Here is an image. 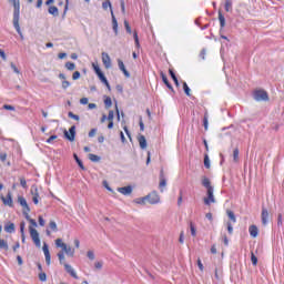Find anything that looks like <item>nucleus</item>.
I'll list each match as a JSON object with an SVG mask.
<instances>
[{
    "label": "nucleus",
    "instance_id": "obj_1",
    "mask_svg": "<svg viewBox=\"0 0 284 284\" xmlns=\"http://www.w3.org/2000/svg\"><path fill=\"white\" fill-rule=\"evenodd\" d=\"M55 246L61 247L62 252L67 254V256H70L71 258L74 256V248L65 243H63V240L58 239L55 240Z\"/></svg>",
    "mask_w": 284,
    "mask_h": 284
},
{
    "label": "nucleus",
    "instance_id": "obj_2",
    "mask_svg": "<svg viewBox=\"0 0 284 284\" xmlns=\"http://www.w3.org/2000/svg\"><path fill=\"white\" fill-rule=\"evenodd\" d=\"M92 68H93L94 72H95V74L98 75V79H100V81L102 83H104V85L108 88V90H111L110 82H108V78H105V75L101 71V68L99 67V64L93 62L92 63Z\"/></svg>",
    "mask_w": 284,
    "mask_h": 284
},
{
    "label": "nucleus",
    "instance_id": "obj_3",
    "mask_svg": "<svg viewBox=\"0 0 284 284\" xmlns=\"http://www.w3.org/2000/svg\"><path fill=\"white\" fill-rule=\"evenodd\" d=\"M10 3H13V21L16 23V28H18V21L20 17V2L19 0H8Z\"/></svg>",
    "mask_w": 284,
    "mask_h": 284
},
{
    "label": "nucleus",
    "instance_id": "obj_4",
    "mask_svg": "<svg viewBox=\"0 0 284 284\" xmlns=\"http://www.w3.org/2000/svg\"><path fill=\"white\" fill-rule=\"evenodd\" d=\"M145 197L146 203H149L150 205H156L158 203H161V196L155 191L149 193L148 195H145Z\"/></svg>",
    "mask_w": 284,
    "mask_h": 284
},
{
    "label": "nucleus",
    "instance_id": "obj_5",
    "mask_svg": "<svg viewBox=\"0 0 284 284\" xmlns=\"http://www.w3.org/2000/svg\"><path fill=\"white\" fill-rule=\"evenodd\" d=\"M29 233L36 247H41V239L39 237V231H37V229L32 226H29Z\"/></svg>",
    "mask_w": 284,
    "mask_h": 284
},
{
    "label": "nucleus",
    "instance_id": "obj_6",
    "mask_svg": "<svg viewBox=\"0 0 284 284\" xmlns=\"http://www.w3.org/2000/svg\"><path fill=\"white\" fill-rule=\"evenodd\" d=\"M212 203H216V197H214V189H207L206 197H204V204L212 205Z\"/></svg>",
    "mask_w": 284,
    "mask_h": 284
},
{
    "label": "nucleus",
    "instance_id": "obj_7",
    "mask_svg": "<svg viewBox=\"0 0 284 284\" xmlns=\"http://www.w3.org/2000/svg\"><path fill=\"white\" fill-rule=\"evenodd\" d=\"M30 194L32 196L34 205H39V200L41 199V196L39 195V187L36 184L31 186Z\"/></svg>",
    "mask_w": 284,
    "mask_h": 284
},
{
    "label": "nucleus",
    "instance_id": "obj_8",
    "mask_svg": "<svg viewBox=\"0 0 284 284\" xmlns=\"http://www.w3.org/2000/svg\"><path fill=\"white\" fill-rule=\"evenodd\" d=\"M272 220V215H270V211H267L266 207H262V213H261V221L262 225H267L270 221Z\"/></svg>",
    "mask_w": 284,
    "mask_h": 284
},
{
    "label": "nucleus",
    "instance_id": "obj_9",
    "mask_svg": "<svg viewBox=\"0 0 284 284\" xmlns=\"http://www.w3.org/2000/svg\"><path fill=\"white\" fill-rule=\"evenodd\" d=\"M18 203L21 205L23 214H28V212H30V206L28 205L26 197L18 196Z\"/></svg>",
    "mask_w": 284,
    "mask_h": 284
},
{
    "label": "nucleus",
    "instance_id": "obj_10",
    "mask_svg": "<svg viewBox=\"0 0 284 284\" xmlns=\"http://www.w3.org/2000/svg\"><path fill=\"white\" fill-rule=\"evenodd\" d=\"M255 101H267L270 98L267 97V92L263 90L255 91L254 93Z\"/></svg>",
    "mask_w": 284,
    "mask_h": 284
},
{
    "label": "nucleus",
    "instance_id": "obj_11",
    "mask_svg": "<svg viewBox=\"0 0 284 284\" xmlns=\"http://www.w3.org/2000/svg\"><path fill=\"white\" fill-rule=\"evenodd\" d=\"M63 267L65 272L70 274V276H72V278L79 280V275L77 274V271L74 270V267H72V265L63 263Z\"/></svg>",
    "mask_w": 284,
    "mask_h": 284
},
{
    "label": "nucleus",
    "instance_id": "obj_12",
    "mask_svg": "<svg viewBox=\"0 0 284 284\" xmlns=\"http://www.w3.org/2000/svg\"><path fill=\"white\" fill-rule=\"evenodd\" d=\"M102 63L106 70H110L112 68V59H110V54L106 52H102Z\"/></svg>",
    "mask_w": 284,
    "mask_h": 284
},
{
    "label": "nucleus",
    "instance_id": "obj_13",
    "mask_svg": "<svg viewBox=\"0 0 284 284\" xmlns=\"http://www.w3.org/2000/svg\"><path fill=\"white\" fill-rule=\"evenodd\" d=\"M74 134H77V128L71 126L69 132L64 131V136L68 139V141H74Z\"/></svg>",
    "mask_w": 284,
    "mask_h": 284
},
{
    "label": "nucleus",
    "instance_id": "obj_14",
    "mask_svg": "<svg viewBox=\"0 0 284 284\" xmlns=\"http://www.w3.org/2000/svg\"><path fill=\"white\" fill-rule=\"evenodd\" d=\"M42 250H43L45 263H47V265H50V263H51V257H50V250L48 248V244H44L43 247H42Z\"/></svg>",
    "mask_w": 284,
    "mask_h": 284
},
{
    "label": "nucleus",
    "instance_id": "obj_15",
    "mask_svg": "<svg viewBox=\"0 0 284 284\" xmlns=\"http://www.w3.org/2000/svg\"><path fill=\"white\" fill-rule=\"evenodd\" d=\"M118 192H120V194H123L124 196H130V194H132V186L119 187Z\"/></svg>",
    "mask_w": 284,
    "mask_h": 284
},
{
    "label": "nucleus",
    "instance_id": "obj_16",
    "mask_svg": "<svg viewBox=\"0 0 284 284\" xmlns=\"http://www.w3.org/2000/svg\"><path fill=\"white\" fill-rule=\"evenodd\" d=\"M138 141L141 150H145L148 148V140L145 139L144 135H139Z\"/></svg>",
    "mask_w": 284,
    "mask_h": 284
},
{
    "label": "nucleus",
    "instance_id": "obj_17",
    "mask_svg": "<svg viewBox=\"0 0 284 284\" xmlns=\"http://www.w3.org/2000/svg\"><path fill=\"white\" fill-rule=\"evenodd\" d=\"M111 17H112V26L115 34H119V22L116 21V18L114 17V11L111 10Z\"/></svg>",
    "mask_w": 284,
    "mask_h": 284
},
{
    "label": "nucleus",
    "instance_id": "obj_18",
    "mask_svg": "<svg viewBox=\"0 0 284 284\" xmlns=\"http://www.w3.org/2000/svg\"><path fill=\"white\" fill-rule=\"evenodd\" d=\"M248 232L253 239H256V236H258V227H256V225H251L248 227Z\"/></svg>",
    "mask_w": 284,
    "mask_h": 284
},
{
    "label": "nucleus",
    "instance_id": "obj_19",
    "mask_svg": "<svg viewBox=\"0 0 284 284\" xmlns=\"http://www.w3.org/2000/svg\"><path fill=\"white\" fill-rule=\"evenodd\" d=\"M1 201L4 205H8L9 207H12V195H10V193L8 194L7 197L1 196Z\"/></svg>",
    "mask_w": 284,
    "mask_h": 284
},
{
    "label": "nucleus",
    "instance_id": "obj_20",
    "mask_svg": "<svg viewBox=\"0 0 284 284\" xmlns=\"http://www.w3.org/2000/svg\"><path fill=\"white\" fill-rule=\"evenodd\" d=\"M202 185L206 190L214 189V186H212V182H210V179H207L205 176L202 178Z\"/></svg>",
    "mask_w": 284,
    "mask_h": 284
},
{
    "label": "nucleus",
    "instance_id": "obj_21",
    "mask_svg": "<svg viewBox=\"0 0 284 284\" xmlns=\"http://www.w3.org/2000/svg\"><path fill=\"white\" fill-rule=\"evenodd\" d=\"M4 232H7L8 234H12L14 232V223L8 222L4 225Z\"/></svg>",
    "mask_w": 284,
    "mask_h": 284
},
{
    "label": "nucleus",
    "instance_id": "obj_22",
    "mask_svg": "<svg viewBox=\"0 0 284 284\" xmlns=\"http://www.w3.org/2000/svg\"><path fill=\"white\" fill-rule=\"evenodd\" d=\"M133 203H136V205H148V199L145 196L138 197L133 201Z\"/></svg>",
    "mask_w": 284,
    "mask_h": 284
},
{
    "label": "nucleus",
    "instance_id": "obj_23",
    "mask_svg": "<svg viewBox=\"0 0 284 284\" xmlns=\"http://www.w3.org/2000/svg\"><path fill=\"white\" fill-rule=\"evenodd\" d=\"M49 14H52L53 17H57L59 16V8L52 6V7H49Z\"/></svg>",
    "mask_w": 284,
    "mask_h": 284
},
{
    "label": "nucleus",
    "instance_id": "obj_24",
    "mask_svg": "<svg viewBox=\"0 0 284 284\" xmlns=\"http://www.w3.org/2000/svg\"><path fill=\"white\" fill-rule=\"evenodd\" d=\"M0 250H4L6 252H8V250H10V246H8V241L0 240Z\"/></svg>",
    "mask_w": 284,
    "mask_h": 284
},
{
    "label": "nucleus",
    "instance_id": "obj_25",
    "mask_svg": "<svg viewBox=\"0 0 284 284\" xmlns=\"http://www.w3.org/2000/svg\"><path fill=\"white\" fill-rule=\"evenodd\" d=\"M73 159L77 161V163H78L79 168H81V170H85L83 162L81 161V159H79V155H77V153L73 154Z\"/></svg>",
    "mask_w": 284,
    "mask_h": 284
},
{
    "label": "nucleus",
    "instance_id": "obj_26",
    "mask_svg": "<svg viewBox=\"0 0 284 284\" xmlns=\"http://www.w3.org/2000/svg\"><path fill=\"white\" fill-rule=\"evenodd\" d=\"M58 258L61 265H63V263H65V253L63 251L58 253Z\"/></svg>",
    "mask_w": 284,
    "mask_h": 284
},
{
    "label": "nucleus",
    "instance_id": "obj_27",
    "mask_svg": "<svg viewBox=\"0 0 284 284\" xmlns=\"http://www.w3.org/2000/svg\"><path fill=\"white\" fill-rule=\"evenodd\" d=\"M89 160L92 161L93 163H99V161H101V158L99 155L90 153Z\"/></svg>",
    "mask_w": 284,
    "mask_h": 284
},
{
    "label": "nucleus",
    "instance_id": "obj_28",
    "mask_svg": "<svg viewBox=\"0 0 284 284\" xmlns=\"http://www.w3.org/2000/svg\"><path fill=\"white\" fill-rule=\"evenodd\" d=\"M219 21L221 28H225V17L223 16V13H221V11H219Z\"/></svg>",
    "mask_w": 284,
    "mask_h": 284
},
{
    "label": "nucleus",
    "instance_id": "obj_29",
    "mask_svg": "<svg viewBox=\"0 0 284 284\" xmlns=\"http://www.w3.org/2000/svg\"><path fill=\"white\" fill-rule=\"evenodd\" d=\"M224 8L226 12H232V0H225Z\"/></svg>",
    "mask_w": 284,
    "mask_h": 284
},
{
    "label": "nucleus",
    "instance_id": "obj_30",
    "mask_svg": "<svg viewBox=\"0 0 284 284\" xmlns=\"http://www.w3.org/2000/svg\"><path fill=\"white\" fill-rule=\"evenodd\" d=\"M226 214H227L229 219L232 221V223H236V215H234V212L226 211Z\"/></svg>",
    "mask_w": 284,
    "mask_h": 284
},
{
    "label": "nucleus",
    "instance_id": "obj_31",
    "mask_svg": "<svg viewBox=\"0 0 284 284\" xmlns=\"http://www.w3.org/2000/svg\"><path fill=\"white\" fill-rule=\"evenodd\" d=\"M13 27L17 30L18 34L20 36V39H23V32H21V27L19 26V20H18V27L14 23V20H13Z\"/></svg>",
    "mask_w": 284,
    "mask_h": 284
},
{
    "label": "nucleus",
    "instance_id": "obj_32",
    "mask_svg": "<svg viewBox=\"0 0 284 284\" xmlns=\"http://www.w3.org/2000/svg\"><path fill=\"white\" fill-rule=\"evenodd\" d=\"M65 68H67V70L72 71V70L77 69V64H74V62H67Z\"/></svg>",
    "mask_w": 284,
    "mask_h": 284
},
{
    "label": "nucleus",
    "instance_id": "obj_33",
    "mask_svg": "<svg viewBox=\"0 0 284 284\" xmlns=\"http://www.w3.org/2000/svg\"><path fill=\"white\" fill-rule=\"evenodd\" d=\"M102 8L103 10H108L110 8V10H112V3L110 2V0H106L102 3Z\"/></svg>",
    "mask_w": 284,
    "mask_h": 284
},
{
    "label": "nucleus",
    "instance_id": "obj_34",
    "mask_svg": "<svg viewBox=\"0 0 284 284\" xmlns=\"http://www.w3.org/2000/svg\"><path fill=\"white\" fill-rule=\"evenodd\" d=\"M10 68L16 74H21V71L19 70V68H17V64H14V62L10 63Z\"/></svg>",
    "mask_w": 284,
    "mask_h": 284
},
{
    "label": "nucleus",
    "instance_id": "obj_35",
    "mask_svg": "<svg viewBox=\"0 0 284 284\" xmlns=\"http://www.w3.org/2000/svg\"><path fill=\"white\" fill-rule=\"evenodd\" d=\"M161 77H162L163 83H165V85H168V88L172 90V85L170 84V81H168V77L163 73H161Z\"/></svg>",
    "mask_w": 284,
    "mask_h": 284
},
{
    "label": "nucleus",
    "instance_id": "obj_36",
    "mask_svg": "<svg viewBox=\"0 0 284 284\" xmlns=\"http://www.w3.org/2000/svg\"><path fill=\"white\" fill-rule=\"evenodd\" d=\"M133 39L135 41V47L141 48V44L139 43V33H136V31L133 32Z\"/></svg>",
    "mask_w": 284,
    "mask_h": 284
},
{
    "label": "nucleus",
    "instance_id": "obj_37",
    "mask_svg": "<svg viewBox=\"0 0 284 284\" xmlns=\"http://www.w3.org/2000/svg\"><path fill=\"white\" fill-rule=\"evenodd\" d=\"M233 161L234 163H239V149H234L233 151Z\"/></svg>",
    "mask_w": 284,
    "mask_h": 284
},
{
    "label": "nucleus",
    "instance_id": "obj_38",
    "mask_svg": "<svg viewBox=\"0 0 284 284\" xmlns=\"http://www.w3.org/2000/svg\"><path fill=\"white\" fill-rule=\"evenodd\" d=\"M204 166L210 170V155H204Z\"/></svg>",
    "mask_w": 284,
    "mask_h": 284
},
{
    "label": "nucleus",
    "instance_id": "obj_39",
    "mask_svg": "<svg viewBox=\"0 0 284 284\" xmlns=\"http://www.w3.org/2000/svg\"><path fill=\"white\" fill-rule=\"evenodd\" d=\"M49 227L53 231V232H58V227H57V222H54V221H51L50 223H49Z\"/></svg>",
    "mask_w": 284,
    "mask_h": 284
},
{
    "label": "nucleus",
    "instance_id": "obj_40",
    "mask_svg": "<svg viewBox=\"0 0 284 284\" xmlns=\"http://www.w3.org/2000/svg\"><path fill=\"white\" fill-rule=\"evenodd\" d=\"M251 262L253 265H258V258L256 255H254V253H251Z\"/></svg>",
    "mask_w": 284,
    "mask_h": 284
},
{
    "label": "nucleus",
    "instance_id": "obj_41",
    "mask_svg": "<svg viewBox=\"0 0 284 284\" xmlns=\"http://www.w3.org/2000/svg\"><path fill=\"white\" fill-rule=\"evenodd\" d=\"M183 90H184L186 97H190V95H191V93H190L191 90H190V87H187V83H186V82L183 83Z\"/></svg>",
    "mask_w": 284,
    "mask_h": 284
},
{
    "label": "nucleus",
    "instance_id": "obj_42",
    "mask_svg": "<svg viewBox=\"0 0 284 284\" xmlns=\"http://www.w3.org/2000/svg\"><path fill=\"white\" fill-rule=\"evenodd\" d=\"M124 27L129 34H132V28L130 27V22L128 20H124Z\"/></svg>",
    "mask_w": 284,
    "mask_h": 284
},
{
    "label": "nucleus",
    "instance_id": "obj_43",
    "mask_svg": "<svg viewBox=\"0 0 284 284\" xmlns=\"http://www.w3.org/2000/svg\"><path fill=\"white\" fill-rule=\"evenodd\" d=\"M104 105H105V108H112V99L111 98H105L104 99Z\"/></svg>",
    "mask_w": 284,
    "mask_h": 284
},
{
    "label": "nucleus",
    "instance_id": "obj_44",
    "mask_svg": "<svg viewBox=\"0 0 284 284\" xmlns=\"http://www.w3.org/2000/svg\"><path fill=\"white\" fill-rule=\"evenodd\" d=\"M72 79H73V81H78V79H81V72H79V71L73 72Z\"/></svg>",
    "mask_w": 284,
    "mask_h": 284
},
{
    "label": "nucleus",
    "instance_id": "obj_45",
    "mask_svg": "<svg viewBox=\"0 0 284 284\" xmlns=\"http://www.w3.org/2000/svg\"><path fill=\"white\" fill-rule=\"evenodd\" d=\"M226 225H227L229 234H233L234 233V227L232 226V222H227Z\"/></svg>",
    "mask_w": 284,
    "mask_h": 284
},
{
    "label": "nucleus",
    "instance_id": "obj_46",
    "mask_svg": "<svg viewBox=\"0 0 284 284\" xmlns=\"http://www.w3.org/2000/svg\"><path fill=\"white\" fill-rule=\"evenodd\" d=\"M168 185V182H165V179H161L160 180V189H161V192H163V187H165Z\"/></svg>",
    "mask_w": 284,
    "mask_h": 284
},
{
    "label": "nucleus",
    "instance_id": "obj_47",
    "mask_svg": "<svg viewBox=\"0 0 284 284\" xmlns=\"http://www.w3.org/2000/svg\"><path fill=\"white\" fill-rule=\"evenodd\" d=\"M68 88H70V81L63 80L62 81V89L68 90Z\"/></svg>",
    "mask_w": 284,
    "mask_h": 284
},
{
    "label": "nucleus",
    "instance_id": "obj_48",
    "mask_svg": "<svg viewBox=\"0 0 284 284\" xmlns=\"http://www.w3.org/2000/svg\"><path fill=\"white\" fill-rule=\"evenodd\" d=\"M20 185L26 190L28 187V182H26V178H20Z\"/></svg>",
    "mask_w": 284,
    "mask_h": 284
},
{
    "label": "nucleus",
    "instance_id": "obj_49",
    "mask_svg": "<svg viewBox=\"0 0 284 284\" xmlns=\"http://www.w3.org/2000/svg\"><path fill=\"white\" fill-rule=\"evenodd\" d=\"M190 230H191V234L192 236H196V227H194V224H190Z\"/></svg>",
    "mask_w": 284,
    "mask_h": 284
},
{
    "label": "nucleus",
    "instance_id": "obj_50",
    "mask_svg": "<svg viewBox=\"0 0 284 284\" xmlns=\"http://www.w3.org/2000/svg\"><path fill=\"white\" fill-rule=\"evenodd\" d=\"M87 256H88V258H90V261H94V252L93 251H88Z\"/></svg>",
    "mask_w": 284,
    "mask_h": 284
},
{
    "label": "nucleus",
    "instance_id": "obj_51",
    "mask_svg": "<svg viewBox=\"0 0 284 284\" xmlns=\"http://www.w3.org/2000/svg\"><path fill=\"white\" fill-rule=\"evenodd\" d=\"M20 233L26 234V222L20 223Z\"/></svg>",
    "mask_w": 284,
    "mask_h": 284
},
{
    "label": "nucleus",
    "instance_id": "obj_52",
    "mask_svg": "<svg viewBox=\"0 0 284 284\" xmlns=\"http://www.w3.org/2000/svg\"><path fill=\"white\" fill-rule=\"evenodd\" d=\"M118 65H119V68H120V70L122 71V70H125V64L123 63V60H118Z\"/></svg>",
    "mask_w": 284,
    "mask_h": 284
},
{
    "label": "nucleus",
    "instance_id": "obj_53",
    "mask_svg": "<svg viewBox=\"0 0 284 284\" xmlns=\"http://www.w3.org/2000/svg\"><path fill=\"white\" fill-rule=\"evenodd\" d=\"M108 121H114V111H109Z\"/></svg>",
    "mask_w": 284,
    "mask_h": 284
},
{
    "label": "nucleus",
    "instance_id": "obj_54",
    "mask_svg": "<svg viewBox=\"0 0 284 284\" xmlns=\"http://www.w3.org/2000/svg\"><path fill=\"white\" fill-rule=\"evenodd\" d=\"M3 110H10L11 112H14V106L10 104H4Z\"/></svg>",
    "mask_w": 284,
    "mask_h": 284
},
{
    "label": "nucleus",
    "instance_id": "obj_55",
    "mask_svg": "<svg viewBox=\"0 0 284 284\" xmlns=\"http://www.w3.org/2000/svg\"><path fill=\"white\" fill-rule=\"evenodd\" d=\"M103 186L105 187V190H108L109 192H114L112 190V187H110V184H108V181H103Z\"/></svg>",
    "mask_w": 284,
    "mask_h": 284
},
{
    "label": "nucleus",
    "instance_id": "obj_56",
    "mask_svg": "<svg viewBox=\"0 0 284 284\" xmlns=\"http://www.w3.org/2000/svg\"><path fill=\"white\" fill-rule=\"evenodd\" d=\"M94 267L95 270H101L103 267V262H95Z\"/></svg>",
    "mask_w": 284,
    "mask_h": 284
},
{
    "label": "nucleus",
    "instance_id": "obj_57",
    "mask_svg": "<svg viewBox=\"0 0 284 284\" xmlns=\"http://www.w3.org/2000/svg\"><path fill=\"white\" fill-rule=\"evenodd\" d=\"M204 129L209 130L207 113L204 115Z\"/></svg>",
    "mask_w": 284,
    "mask_h": 284
},
{
    "label": "nucleus",
    "instance_id": "obj_58",
    "mask_svg": "<svg viewBox=\"0 0 284 284\" xmlns=\"http://www.w3.org/2000/svg\"><path fill=\"white\" fill-rule=\"evenodd\" d=\"M69 118L70 119H74V121H79V115L72 113V112H69Z\"/></svg>",
    "mask_w": 284,
    "mask_h": 284
},
{
    "label": "nucleus",
    "instance_id": "obj_59",
    "mask_svg": "<svg viewBox=\"0 0 284 284\" xmlns=\"http://www.w3.org/2000/svg\"><path fill=\"white\" fill-rule=\"evenodd\" d=\"M89 136H90V139H92L93 136H97V129H92V130L89 132Z\"/></svg>",
    "mask_w": 284,
    "mask_h": 284
},
{
    "label": "nucleus",
    "instance_id": "obj_60",
    "mask_svg": "<svg viewBox=\"0 0 284 284\" xmlns=\"http://www.w3.org/2000/svg\"><path fill=\"white\" fill-rule=\"evenodd\" d=\"M80 103H81V105H88V103H89L88 98L80 99Z\"/></svg>",
    "mask_w": 284,
    "mask_h": 284
},
{
    "label": "nucleus",
    "instance_id": "obj_61",
    "mask_svg": "<svg viewBox=\"0 0 284 284\" xmlns=\"http://www.w3.org/2000/svg\"><path fill=\"white\" fill-rule=\"evenodd\" d=\"M39 278H40V281L45 282V281H47V275H45V273H40V274H39Z\"/></svg>",
    "mask_w": 284,
    "mask_h": 284
},
{
    "label": "nucleus",
    "instance_id": "obj_62",
    "mask_svg": "<svg viewBox=\"0 0 284 284\" xmlns=\"http://www.w3.org/2000/svg\"><path fill=\"white\" fill-rule=\"evenodd\" d=\"M58 136L57 135H51L48 140L47 143H52V141H57Z\"/></svg>",
    "mask_w": 284,
    "mask_h": 284
},
{
    "label": "nucleus",
    "instance_id": "obj_63",
    "mask_svg": "<svg viewBox=\"0 0 284 284\" xmlns=\"http://www.w3.org/2000/svg\"><path fill=\"white\" fill-rule=\"evenodd\" d=\"M29 223H30V227H33V230L34 227H37V221H34L33 219H31Z\"/></svg>",
    "mask_w": 284,
    "mask_h": 284
},
{
    "label": "nucleus",
    "instance_id": "obj_64",
    "mask_svg": "<svg viewBox=\"0 0 284 284\" xmlns=\"http://www.w3.org/2000/svg\"><path fill=\"white\" fill-rule=\"evenodd\" d=\"M197 266L201 272H203V262H201V258L197 260Z\"/></svg>",
    "mask_w": 284,
    "mask_h": 284
}]
</instances>
